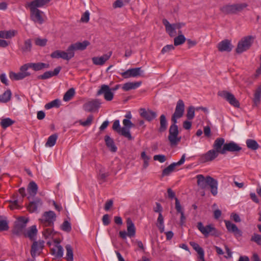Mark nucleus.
Here are the masks:
<instances>
[{"label": "nucleus", "instance_id": "1", "mask_svg": "<svg viewBox=\"0 0 261 261\" xmlns=\"http://www.w3.org/2000/svg\"><path fill=\"white\" fill-rule=\"evenodd\" d=\"M213 148L200 155V160L202 163L211 162L217 158L219 154H225L227 152H238L242 148L236 143L230 141L225 142L223 138H217L213 145Z\"/></svg>", "mask_w": 261, "mask_h": 261}, {"label": "nucleus", "instance_id": "2", "mask_svg": "<svg viewBox=\"0 0 261 261\" xmlns=\"http://www.w3.org/2000/svg\"><path fill=\"white\" fill-rule=\"evenodd\" d=\"M197 185L201 189H205L207 185L211 189V192L213 196H216L218 194V181L210 176L205 177L202 174L196 175Z\"/></svg>", "mask_w": 261, "mask_h": 261}, {"label": "nucleus", "instance_id": "3", "mask_svg": "<svg viewBox=\"0 0 261 261\" xmlns=\"http://www.w3.org/2000/svg\"><path fill=\"white\" fill-rule=\"evenodd\" d=\"M179 132L176 123L170 126L169 130L168 140L171 146H176L181 140V137L178 136Z\"/></svg>", "mask_w": 261, "mask_h": 261}, {"label": "nucleus", "instance_id": "4", "mask_svg": "<svg viewBox=\"0 0 261 261\" xmlns=\"http://www.w3.org/2000/svg\"><path fill=\"white\" fill-rule=\"evenodd\" d=\"M56 218V215L55 212L49 211L43 213L39 221L43 227H51L53 226Z\"/></svg>", "mask_w": 261, "mask_h": 261}, {"label": "nucleus", "instance_id": "5", "mask_svg": "<svg viewBox=\"0 0 261 261\" xmlns=\"http://www.w3.org/2000/svg\"><path fill=\"white\" fill-rule=\"evenodd\" d=\"M197 226L199 230L206 237L209 235L215 237H218L219 235V232L212 225L210 224L204 226L202 223L200 222L197 223Z\"/></svg>", "mask_w": 261, "mask_h": 261}, {"label": "nucleus", "instance_id": "6", "mask_svg": "<svg viewBox=\"0 0 261 261\" xmlns=\"http://www.w3.org/2000/svg\"><path fill=\"white\" fill-rule=\"evenodd\" d=\"M127 232L125 230L120 231L119 235L123 240H126V237H134L136 234V228L134 223L130 218H128L126 220Z\"/></svg>", "mask_w": 261, "mask_h": 261}, {"label": "nucleus", "instance_id": "7", "mask_svg": "<svg viewBox=\"0 0 261 261\" xmlns=\"http://www.w3.org/2000/svg\"><path fill=\"white\" fill-rule=\"evenodd\" d=\"M247 6L245 3L229 5L222 7L221 10L225 14H234L241 11Z\"/></svg>", "mask_w": 261, "mask_h": 261}, {"label": "nucleus", "instance_id": "8", "mask_svg": "<svg viewBox=\"0 0 261 261\" xmlns=\"http://www.w3.org/2000/svg\"><path fill=\"white\" fill-rule=\"evenodd\" d=\"M29 219L25 217H20L15 222L13 233L16 235L19 236L23 233L26 224Z\"/></svg>", "mask_w": 261, "mask_h": 261}, {"label": "nucleus", "instance_id": "9", "mask_svg": "<svg viewBox=\"0 0 261 261\" xmlns=\"http://www.w3.org/2000/svg\"><path fill=\"white\" fill-rule=\"evenodd\" d=\"M30 9V17L32 21L40 24H42L45 21L46 16L43 11L39 9Z\"/></svg>", "mask_w": 261, "mask_h": 261}, {"label": "nucleus", "instance_id": "10", "mask_svg": "<svg viewBox=\"0 0 261 261\" xmlns=\"http://www.w3.org/2000/svg\"><path fill=\"white\" fill-rule=\"evenodd\" d=\"M163 23L165 27L166 31L171 37L176 35L177 33L176 30H180V29L184 25L182 23H174L170 24L167 19H163Z\"/></svg>", "mask_w": 261, "mask_h": 261}, {"label": "nucleus", "instance_id": "11", "mask_svg": "<svg viewBox=\"0 0 261 261\" xmlns=\"http://www.w3.org/2000/svg\"><path fill=\"white\" fill-rule=\"evenodd\" d=\"M185 104L184 101L179 99L177 101L175 110L173 114L171 121L174 123H177V119L182 117L185 111Z\"/></svg>", "mask_w": 261, "mask_h": 261}, {"label": "nucleus", "instance_id": "12", "mask_svg": "<svg viewBox=\"0 0 261 261\" xmlns=\"http://www.w3.org/2000/svg\"><path fill=\"white\" fill-rule=\"evenodd\" d=\"M24 64L20 68V72L15 73L13 71L9 72V77L13 81H19L30 76L31 73L28 72V69H24Z\"/></svg>", "mask_w": 261, "mask_h": 261}, {"label": "nucleus", "instance_id": "13", "mask_svg": "<svg viewBox=\"0 0 261 261\" xmlns=\"http://www.w3.org/2000/svg\"><path fill=\"white\" fill-rule=\"evenodd\" d=\"M90 44L88 41L85 40L82 42H77L74 43L70 44L68 47V51L71 53L72 58L74 57L75 55V51L76 50H84Z\"/></svg>", "mask_w": 261, "mask_h": 261}, {"label": "nucleus", "instance_id": "14", "mask_svg": "<svg viewBox=\"0 0 261 261\" xmlns=\"http://www.w3.org/2000/svg\"><path fill=\"white\" fill-rule=\"evenodd\" d=\"M218 95L226 99L231 106L239 108L240 103L234 96L226 91H221L218 93Z\"/></svg>", "mask_w": 261, "mask_h": 261}, {"label": "nucleus", "instance_id": "15", "mask_svg": "<svg viewBox=\"0 0 261 261\" xmlns=\"http://www.w3.org/2000/svg\"><path fill=\"white\" fill-rule=\"evenodd\" d=\"M96 95H103L104 98L107 101L112 100L114 97V93L110 87L107 85H102L97 91Z\"/></svg>", "mask_w": 261, "mask_h": 261}, {"label": "nucleus", "instance_id": "16", "mask_svg": "<svg viewBox=\"0 0 261 261\" xmlns=\"http://www.w3.org/2000/svg\"><path fill=\"white\" fill-rule=\"evenodd\" d=\"M251 39V36H247L243 38L238 43V46L236 48V52L240 54L247 50L252 43Z\"/></svg>", "mask_w": 261, "mask_h": 261}, {"label": "nucleus", "instance_id": "17", "mask_svg": "<svg viewBox=\"0 0 261 261\" xmlns=\"http://www.w3.org/2000/svg\"><path fill=\"white\" fill-rule=\"evenodd\" d=\"M100 105L101 102L100 100L94 99L89 100L85 103L83 108L86 112H91L98 110Z\"/></svg>", "mask_w": 261, "mask_h": 261}, {"label": "nucleus", "instance_id": "18", "mask_svg": "<svg viewBox=\"0 0 261 261\" xmlns=\"http://www.w3.org/2000/svg\"><path fill=\"white\" fill-rule=\"evenodd\" d=\"M143 73V71L141 67L129 69L125 71L120 73L121 76L124 79L130 77H136L141 76Z\"/></svg>", "mask_w": 261, "mask_h": 261}, {"label": "nucleus", "instance_id": "19", "mask_svg": "<svg viewBox=\"0 0 261 261\" xmlns=\"http://www.w3.org/2000/svg\"><path fill=\"white\" fill-rule=\"evenodd\" d=\"M185 158H186V154H182L180 160L177 162H174L172 164H171L169 166H168L167 167L165 168L162 172V176H168L169 175L171 172H172L174 171V168L176 166H179L183 164L185 161Z\"/></svg>", "mask_w": 261, "mask_h": 261}, {"label": "nucleus", "instance_id": "20", "mask_svg": "<svg viewBox=\"0 0 261 261\" xmlns=\"http://www.w3.org/2000/svg\"><path fill=\"white\" fill-rule=\"evenodd\" d=\"M50 57L52 58L56 59L62 58L67 61H69L72 59L71 53H70V51H68V47L67 48L66 51L57 50L53 52L50 54Z\"/></svg>", "mask_w": 261, "mask_h": 261}, {"label": "nucleus", "instance_id": "21", "mask_svg": "<svg viewBox=\"0 0 261 261\" xmlns=\"http://www.w3.org/2000/svg\"><path fill=\"white\" fill-rule=\"evenodd\" d=\"M44 247V241H35L31 248V253L33 257H35L36 256L40 254L43 248Z\"/></svg>", "mask_w": 261, "mask_h": 261}, {"label": "nucleus", "instance_id": "22", "mask_svg": "<svg viewBox=\"0 0 261 261\" xmlns=\"http://www.w3.org/2000/svg\"><path fill=\"white\" fill-rule=\"evenodd\" d=\"M139 112L141 116L148 121L153 120L157 116V114L155 112L148 109L146 110L145 109L141 108L140 109Z\"/></svg>", "mask_w": 261, "mask_h": 261}, {"label": "nucleus", "instance_id": "23", "mask_svg": "<svg viewBox=\"0 0 261 261\" xmlns=\"http://www.w3.org/2000/svg\"><path fill=\"white\" fill-rule=\"evenodd\" d=\"M49 67L48 64L38 62V63H30L24 64V69L32 68L35 71H39L44 68H48Z\"/></svg>", "mask_w": 261, "mask_h": 261}, {"label": "nucleus", "instance_id": "24", "mask_svg": "<svg viewBox=\"0 0 261 261\" xmlns=\"http://www.w3.org/2000/svg\"><path fill=\"white\" fill-rule=\"evenodd\" d=\"M225 226L229 232L233 233L236 237H241L242 235V231L238 228L236 224L231 223L229 221H225Z\"/></svg>", "mask_w": 261, "mask_h": 261}, {"label": "nucleus", "instance_id": "25", "mask_svg": "<svg viewBox=\"0 0 261 261\" xmlns=\"http://www.w3.org/2000/svg\"><path fill=\"white\" fill-rule=\"evenodd\" d=\"M112 52L109 54H105L101 57H95L92 58L93 63L96 65H103L107 61H108L111 57Z\"/></svg>", "mask_w": 261, "mask_h": 261}, {"label": "nucleus", "instance_id": "26", "mask_svg": "<svg viewBox=\"0 0 261 261\" xmlns=\"http://www.w3.org/2000/svg\"><path fill=\"white\" fill-rule=\"evenodd\" d=\"M232 45L228 40H224L218 44V48L220 51L229 52L232 50Z\"/></svg>", "mask_w": 261, "mask_h": 261}, {"label": "nucleus", "instance_id": "27", "mask_svg": "<svg viewBox=\"0 0 261 261\" xmlns=\"http://www.w3.org/2000/svg\"><path fill=\"white\" fill-rule=\"evenodd\" d=\"M50 0H34L29 4L30 9H38V8L43 7L47 5Z\"/></svg>", "mask_w": 261, "mask_h": 261}, {"label": "nucleus", "instance_id": "28", "mask_svg": "<svg viewBox=\"0 0 261 261\" xmlns=\"http://www.w3.org/2000/svg\"><path fill=\"white\" fill-rule=\"evenodd\" d=\"M42 204V201L40 199H36L35 201L30 202L28 206V210L31 213L36 212Z\"/></svg>", "mask_w": 261, "mask_h": 261}, {"label": "nucleus", "instance_id": "29", "mask_svg": "<svg viewBox=\"0 0 261 261\" xmlns=\"http://www.w3.org/2000/svg\"><path fill=\"white\" fill-rule=\"evenodd\" d=\"M32 41L30 39L25 40L23 44L19 46L20 50L23 55L30 53L32 50Z\"/></svg>", "mask_w": 261, "mask_h": 261}, {"label": "nucleus", "instance_id": "30", "mask_svg": "<svg viewBox=\"0 0 261 261\" xmlns=\"http://www.w3.org/2000/svg\"><path fill=\"white\" fill-rule=\"evenodd\" d=\"M141 82H127L123 85L122 88L124 91H128L138 88L141 86Z\"/></svg>", "mask_w": 261, "mask_h": 261}, {"label": "nucleus", "instance_id": "31", "mask_svg": "<svg viewBox=\"0 0 261 261\" xmlns=\"http://www.w3.org/2000/svg\"><path fill=\"white\" fill-rule=\"evenodd\" d=\"M51 254L57 258H61L63 255L64 250L63 247L57 244L54 248L51 249Z\"/></svg>", "mask_w": 261, "mask_h": 261}, {"label": "nucleus", "instance_id": "32", "mask_svg": "<svg viewBox=\"0 0 261 261\" xmlns=\"http://www.w3.org/2000/svg\"><path fill=\"white\" fill-rule=\"evenodd\" d=\"M105 140L106 145L109 148V149L112 152H116L117 151V148L115 146L113 140L112 138H111L109 136H106Z\"/></svg>", "mask_w": 261, "mask_h": 261}, {"label": "nucleus", "instance_id": "33", "mask_svg": "<svg viewBox=\"0 0 261 261\" xmlns=\"http://www.w3.org/2000/svg\"><path fill=\"white\" fill-rule=\"evenodd\" d=\"M160 124L159 132L161 133L165 132L167 128L168 122L166 116L164 114L161 115L160 117Z\"/></svg>", "mask_w": 261, "mask_h": 261}, {"label": "nucleus", "instance_id": "34", "mask_svg": "<svg viewBox=\"0 0 261 261\" xmlns=\"http://www.w3.org/2000/svg\"><path fill=\"white\" fill-rule=\"evenodd\" d=\"M17 32L15 30L1 31L0 38L4 39H10L15 36Z\"/></svg>", "mask_w": 261, "mask_h": 261}, {"label": "nucleus", "instance_id": "35", "mask_svg": "<svg viewBox=\"0 0 261 261\" xmlns=\"http://www.w3.org/2000/svg\"><path fill=\"white\" fill-rule=\"evenodd\" d=\"M28 191L31 196H35L38 191L37 185L33 181H31L28 185Z\"/></svg>", "mask_w": 261, "mask_h": 261}, {"label": "nucleus", "instance_id": "36", "mask_svg": "<svg viewBox=\"0 0 261 261\" xmlns=\"http://www.w3.org/2000/svg\"><path fill=\"white\" fill-rule=\"evenodd\" d=\"M37 233V229L35 225L32 226L27 231L25 236L31 240H34Z\"/></svg>", "mask_w": 261, "mask_h": 261}, {"label": "nucleus", "instance_id": "37", "mask_svg": "<svg viewBox=\"0 0 261 261\" xmlns=\"http://www.w3.org/2000/svg\"><path fill=\"white\" fill-rule=\"evenodd\" d=\"M246 143L247 147L251 150H255L259 147V145L254 140L247 139Z\"/></svg>", "mask_w": 261, "mask_h": 261}, {"label": "nucleus", "instance_id": "38", "mask_svg": "<svg viewBox=\"0 0 261 261\" xmlns=\"http://www.w3.org/2000/svg\"><path fill=\"white\" fill-rule=\"evenodd\" d=\"M181 31H178V34H181ZM186 41V38L182 34H179L178 36L175 37L174 39V45L178 46L183 44Z\"/></svg>", "mask_w": 261, "mask_h": 261}, {"label": "nucleus", "instance_id": "39", "mask_svg": "<svg viewBox=\"0 0 261 261\" xmlns=\"http://www.w3.org/2000/svg\"><path fill=\"white\" fill-rule=\"evenodd\" d=\"M57 138H58V135L56 134L50 136L48 137L47 141L45 143V146L51 147H53V146H54L56 144Z\"/></svg>", "mask_w": 261, "mask_h": 261}, {"label": "nucleus", "instance_id": "40", "mask_svg": "<svg viewBox=\"0 0 261 261\" xmlns=\"http://www.w3.org/2000/svg\"><path fill=\"white\" fill-rule=\"evenodd\" d=\"M11 92L10 90H7L3 94L0 95V102H7L9 101L11 97Z\"/></svg>", "mask_w": 261, "mask_h": 261}, {"label": "nucleus", "instance_id": "41", "mask_svg": "<svg viewBox=\"0 0 261 261\" xmlns=\"http://www.w3.org/2000/svg\"><path fill=\"white\" fill-rule=\"evenodd\" d=\"M129 129L130 128L125 127H123L121 128L120 129H119V132L118 133L124 137L128 138V140H132V137L130 133Z\"/></svg>", "mask_w": 261, "mask_h": 261}, {"label": "nucleus", "instance_id": "42", "mask_svg": "<svg viewBox=\"0 0 261 261\" xmlns=\"http://www.w3.org/2000/svg\"><path fill=\"white\" fill-rule=\"evenodd\" d=\"M75 90L71 88L69 89L64 94L63 96V100L65 101H69L74 95Z\"/></svg>", "mask_w": 261, "mask_h": 261}, {"label": "nucleus", "instance_id": "43", "mask_svg": "<svg viewBox=\"0 0 261 261\" xmlns=\"http://www.w3.org/2000/svg\"><path fill=\"white\" fill-rule=\"evenodd\" d=\"M61 105V101L58 99H56L50 102L46 103L45 108L46 109H50L52 108H59Z\"/></svg>", "mask_w": 261, "mask_h": 261}, {"label": "nucleus", "instance_id": "44", "mask_svg": "<svg viewBox=\"0 0 261 261\" xmlns=\"http://www.w3.org/2000/svg\"><path fill=\"white\" fill-rule=\"evenodd\" d=\"M66 249V258L67 261L73 260V250L71 246L70 245H67L65 247Z\"/></svg>", "mask_w": 261, "mask_h": 261}, {"label": "nucleus", "instance_id": "45", "mask_svg": "<svg viewBox=\"0 0 261 261\" xmlns=\"http://www.w3.org/2000/svg\"><path fill=\"white\" fill-rule=\"evenodd\" d=\"M8 228V222L6 218L0 217V231L7 230Z\"/></svg>", "mask_w": 261, "mask_h": 261}, {"label": "nucleus", "instance_id": "46", "mask_svg": "<svg viewBox=\"0 0 261 261\" xmlns=\"http://www.w3.org/2000/svg\"><path fill=\"white\" fill-rule=\"evenodd\" d=\"M261 97V85L257 88L254 95V102L257 105L260 100Z\"/></svg>", "mask_w": 261, "mask_h": 261}, {"label": "nucleus", "instance_id": "47", "mask_svg": "<svg viewBox=\"0 0 261 261\" xmlns=\"http://www.w3.org/2000/svg\"><path fill=\"white\" fill-rule=\"evenodd\" d=\"M158 224L157 226L160 230L161 232H163L164 231V218L162 216V213L159 214L158 218Z\"/></svg>", "mask_w": 261, "mask_h": 261}, {"label": "nucleus", "instance_id": "48", "mask_svg": "<svg viewBox=\"0 0 261 261\" xmlns=\"http://www.w3.org/2000/svg\"><path fill=\"white\" fill-rule=\"evenodd\" d=\"M14 123V121L12 120L9 118L3 119L1 121V125L4 128H6Z\"/></svg>", "mask_w": 261, "mask_h": 261}, {"label": "nucleus", "instance_id": "49", "mask_svg": "<svg viewBox=\"0 0 261 261\" xmlns=\"http://www.w3.org/2000/svg\"><path fill=\"white\" fill-rule=\"evenodd\" d=\"M141 157L143 160V168H146L149 165V161L150 159V157L147 155L145 151H143L141 153Z\"/></svg>", "mask_w": 261, "mask_h": 261}, {"label": "nucleus", "instance_id": "50", "mask_svg": "<svg viewBox=\"0 0 261 261\" xmlns=\"http://www.w3.org/2000/svg\"><path fill=\"white\" fill-rule=\"evenodd\" d=\"M93 120V115H90L87 117L86 121H80V123L81 125H82L83 126H90Z\"/></svg>", "mask_w": 261, "mask_h": 261}, {"label": "nucleus", "instance_id": "51", "mask_svg": "<svg viewBox=\"0 0 261 261\" xmlns=\"http://www.w3.org/2000/svg\"><path fill=\"white\" fill-rule=\"evenodd\" d=\"M195 116V108L190 106L188 108L187 113V117L188 119H192Z\"/></svg>", "mask_w": 261, "mask_h": 261}, {"label": "nucleus", "instance_id": "52", "mask_svg": "<svg viewBox=\"0 0 261 261\" xmlns=\"http://www.w3.org/2000/svg\"><path fill=\"white\" fill-rule=\"evenodd\" d=\"M61 229L64 231L69 232L71 229L70 223L68 221H65L61 225Z\"/></svg>", "mask_w": 261, "mask_h": 261}, {"label": "nucleus", "instance_id": "53", "mask_svg": "<svg viewBox=\"0 0 261 261\" xmlns=\"http://www.w3.org/2000/svg\"><path fill=\"white\" fill-rule=\"evenodd\" d=\"M190 245L197 252L198 254L204 252L203 249L197 243L194 242H190Z\"/></svg>", "mask_w": 261, "mask_h": 261}, {"label": "nucleus", "instance_id": "54", "mask_svg": "<svg viewBox=\"0 0 261 261\" xmlns=\"http://www.w3.org/2000/svg\"><path fill=\"white\" fill-rule=\"evenodd\" d=\"M251 241L255 242L258 245L261 246V235L254 233L251 237Z\"/></svg>", "mask_w": 261, "mask_h": 261}, {"label": "nucleus", "instance_id": "55", "mask_svg": "<svg viewBox=\"0 0 261 261\" xmlns=\"http://www.w3.org/2000/svg\"><path fill=\"white\" fill-rule=\"evenodd\" d=\"M9 206L11 210L19 209L21 207L17 200L10 201Z\"/></svg>", "mask_w": 261, "mask_h": 261}, {"label": "nucleus", "instance_id": "56", "mask_svg": "<svg viewBox=\"0 0 261 261\" xmlns=\"http://www.w3.org/2000/svg\"><path fill=\"white\" fill-rule=\"evenodd\" d=\"M35 44L36 45L40 46H44L46 44L47 39H41L39 38L35 39Z\"/></svg>", "mask_w": 261, "mask_h": 261}, {"label": "nucleus", "instance_id": "57", "mask_svg": "<svg viewBox=\"0 0 261 261\" xmlns=\"http://www.w3.org/2000/svg\"><path fill=\"white\" fill-rule=\"evenodd\" d=\"M174 49V46L172 44L167 45L165 46L162 49L161 53L164 54L167 53H169L170 51Z\"/></svg>", "mask_w": 261, "mask_h": 261}, {"label": "nucleus", "instance_id": "58", "mask_svg": "<svg viewBox=\"0 0 261 261\" xmlns=\"http://www.w3.org/2000/svg\"><path fill=\"white\" fill-rule=\"evenodd\" d=\"M153 160L154 161H158L160 163H164V162H165L166 161V156L165 155H163V154H157V155H154Z\"/></svg>", "mask_w": 261, "mask_h": 261}, {"label": "nucleus", "instance_id": "59", "mask_svg": "<svg viewBox=\"0 0 261 261\" xmlns=\"http://www.w3.org/2000/svg\"><path fill=\"white\" fill-rule=\"evenodd\" d=\"M53 76L52 71H48L45 72L43 74L40 75L38 78L42 80H45Z\"/></svg>", "mask_w": 261, "mask_h": 261}, {"label": "nucleus", "instance_id": "60", "mask_svg": "<svg viewBox=\"0 0 261 261\" xmlns=\"http://www.w3.org/2000/svg\"><path fill=\"white\" fill-rule=\"evenodd\" d=\"M53 233V230L51 228H45L43 231V234L45 238L51 237Z\"/></svg>", "mask_w": 261, "mask_h": 261}, {"label": "nucleus", "instance_id": "61", "mask_svg": "<svg viewBox=\"0 0 261 261\" xmlns=\"http://www.w3.org/2000/svg\"><path fill=\"white\" fill-rule=\"evenodd\" d=\"M175 209L176 211L179 213H182L184 212L183 208H182L179 200L177 198H175Z\"/></svg>", "mask_w": 261, "mask_h": 261}, {"label": "nucleus", "instance_id": "62", "mask_svg": "<svg viewBox=\"0 0 261 261\" xmlns=\"http://www.w3.org/2000/svg\"><path fill=\"white\" fill-rule=\"evenodd\" d=\"M109 175V174L108 173H106L105 172V170H104V169L103 168H101L100 170H99V175H98V177L100 179L102 180H104Z\"/></svg>", "mask_w": 261, "mask_h": 261}, {"label": "nucleus", "instance_id": "63", "mask_svg": "<svg viewBox=\"0 0 261 261\" xmlns=\"http://www.w3.org/2000/svg\"><path fill=\"white\" fill-rule=\"evenodd\" d=\"M89 12L88 11H86L82 16L81 21L83 22H88L89 20Z\"/></svg>", "mask_w": 261, "mask_h": 261}, {"label": "nucleus", "instance_id": "64", "mask_svg": "<svg viewBox=\"0 0 261 261\" xmlns=\"http://www.w3.org/2000/svg\"><path fill=\"white\" fill-rule=\"evenodd\" d=\"M0 80L5 85L7 86L9 85V81L5 73H3L0 75Z\"/></svg>", "mask_w": 261, "mask_h": 261}]
</instances>
